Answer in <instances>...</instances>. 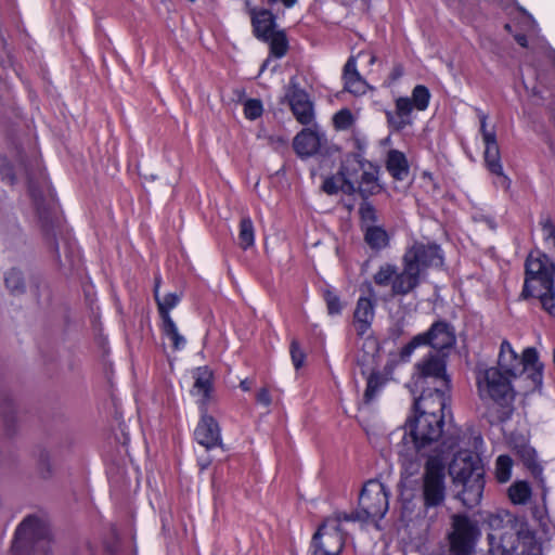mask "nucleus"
I'll list each match as a JSON object with an SVG mask.
<instances>
[{"label": "nucleus", "instance_id": "f257e3e1", "mask_svg": "<svg viewBox=\"0 0 555 555\" xmlns=\"http://www.w3.org/2000/svg\"><path fill=\"white\" fill-rule=\"evenodd\" d=\"M293 149L300 158L317 155L322 175H325V170L332 168L336 162L340 163L337 175L324 179L322 189L325 193L336 194L339 191L352 193L362 189L358 177L360 162L353 155H348L343 159L339 147L330 141L319 127L313 126L298 132L293 140Z\"/></svg>", "mask_w": 555, "mask_h": 555}, {"label": "nucleus", "instance_id": "f03ea898", "mask_svg": "<svg viewBox=\"0 0 555 555\" xmlns=\"http://www.w3.org/2000/svg\"><path fill=\"white\" fill-rule=\"evenodd\" d=\"M449 474L454 485L462 487V502L473 507L480 503L485 488V466L480 455L464 439L455 438L440 454L444 464L448 459Z\"/></svg>", "mask_w": 555, "mask_h": 555}, {"label": "nucleus", "instance_id": "7ed1b4c3", "mask_svg": "<svg viewBox=\"0 0 555 555\" xmlns=\"http://www.w3.org/2000/svg\"><path fill=\"white\" fill-rule=\"evenodd\" d=\"M417 414L405 424V437L409 436L417 453L422 455H438L455 439L452 437L440 441L446 409L439 411L437 401L430 396H421L415 401Z\"/></svg>", "mask_w": 555, "mask_h": 555}, {"label": "nucleus", "instance_id": "20e7f679", "mask_svg": "<svg viewBox=\"0 0 555 555\" xmlns=\"http://www.w3.org/2000/svg\"><path fill=\"white\" fill-rule=\"evenodd\" d=\"M489 545L492 555H541V550L527 524L506 511L488 518Z\"/></svg>", "mask_w": 555, "mask_h": 555}, {"label": "nucleus", "instance_id": "39448f33", "mask_svg": "<svg viewBox=\"0 0 555 555\" xmlns=\"http://www.w3.org/2000/svg\"><path fill=\"white\" fill-rule=\"evenodd\" d=\"M442 255L440 248L434 244L415 243L405 253L403 257V270L401 273H395L392 281V294L405 295L414 289L425 270L429 267H439L442 264Z\"/></svg>", "mask_w": 555, "mask_h": 555}, {"label": "nucleus", "instance_id": "423d86ee", "mask_svg": "<svg viewBox=\"0 0 555 555\" xmlns=\"http://www.w3.org/2000/svg\"><path fill=\"white\" fill-rule=\"evenodd\" d=\"M498 367L505 376L519 382L524 391L537 389L542 384V365L537 351L527 348L519 358L507 340H503L498 357Z\"/></svg>", "mask_w": 555, "mask_h": 555}, {"label": "nucleus", "instance_id": "0eeeda50", "mask_svg": "<svg viewBox=\"0 0 555 555\" xmlns=\"http://www.w3.org/2000/svg\"><path fill=\"white\" fill-rule=\"evenodd\" d=\"M412 386L414 390L422 391V396H430L431 400L437 401L439 411L447 409L450 379L443 359L429 354L417 362L412 377Z\"/></svg>", "mask_w": 555, "mask_h": 555}, {"label": "nucleus", "instance_id": "6e6552de", "mask_svg": "<svg viewBox=\"0 0 555 555\" xmlns=\"http://www.w3.org/2000/svg\"><path fill=\"white\" fill-rule=\"evenodd\" d=\"M476 385L479 398L486 403L504 405L514 399V380L498 367H480L476 374Z\"/></svg>", "mask_w": 555, "mask_h": 555}, {"label": "nucleus", "instance_id": "1a4fd4ad", "mask_svg": "<svg viewBox=\"0 0 555 555\" xmlns=\"http://www.w3.org/2000/svg\"><path fill=\"white\" fill-rule=\"evenodd\" d=\"M389 508V493L384 483L369 480L359 495V509L356 513H344L345 521L380 519Z\"/></svg>", "mask_w": 555, "mask_h": 555}, {"label": "nucleus", "instance_id": "9d476101", "mask_svg": "<svg viewBox=\"0 0 555 555\" xmlns=\"http://www.w3.org/2000/svg\"><path fill=\"white\" fill-rule=\"evenodd\" d=\"M344 513L327 517L313 534L309 555H339L344 547Z\"/></svg>", "mask_w": 555, "mask_h": 555}, {"label": "nucleus", "instance_id": "9b49d317", "mask_svg": "<svg viewBox=\"0 0 555 555\" xmlns=\"http://www.w3.org/2000/svg\"><path fill=\"white\" fill-rule=\"evenodd\" d=\"M430 100L429 90L422 85L416 86L411 98L401 96L396 100V111L387 112V120L393 130H401L412 124V113L425 111Z\"/></svg>", "mask_w": 555, "mask_h": 555}, {"label": "nucleus", "instance_id": "f8f14e48", "mask_svg": "<svg viewBox=\"0 0 555 555\" xmlns=\"http://www.w3.org/2000/svg\"><path fill=\"white\" fill-rule=\"evenodd\" d=\"M555 267L548 257L540 251L529 254L526 261V280L522 293H529L538 287L550 289L554 283Z\"/></svg>", "mask_w": 555, "mask_h": 555}, {"label": "nucleus", "instance_id": "ddd939ff", "mask_svg": "<svg viewBox=\"0 0 555 555\" xmlns=\"http://www.w3.org/2000/svg\"><path fill=\"white\" fill-rule=\"evenodd\" d=\"M446 464L438 455H429L425 466L423 494L426 506H437L444 499Z\"/></svg>", "mask_w": 555, "mask_h": 555}, {"label": "nucleus", "instance_id": "4468645a", "mask_svg": "<svg viewBox=\"0 0 555 555\" xmlns=\"http://www.w3.org/2000/svg\"><path fill=\"white\" fill-rule=\"evenodd\" d=\"M455 343V336L448 324L437 322L426 333L416 335L400 353L401 359L409 358L415 348L423 345H430L434 349L443 350Z\"/></svg>", "mask_w": 555, "mask_h": 555}, {"label": "nucleus", "instance_id": "2eb2a0df", "mask_svg": "<svg viewBox=\"0 0 555 555\" xmlns=\"http://www.w3.org/2000/svg\"><path fill=\"white\" fill-rule=\"evenodd\" d=\"M478 535V530L464 516H455L453 518V531L450 534L451 550L456 555H466L470 552L475 540Z\"/></svg>", "mask_w": 555, "mask_h": 555}, {"label": "nucleus", "instance_id": "dca6fc26", "mask_svg": "<svg viewBox=\"0 0 555 555\" xmlns=\"http://www.w3.org/2000/svg\"><path fill=\"white\" fill-rule=\"evenodd\" d=\"M480 132L485 145V164L488 170L496 176H503V167L501 164L500 149L496 142V134L493 129L487 128L486 117L481 118Z\"/></svg>", "mask_w": 555, "mask_h": 555}, {"label": "nucleus", "instance_id": "f3484780", "mask_svg": "<svg viewBox=\"0 0 555 555\" xmlns=\"http://www.w3.org/2000/svg\"><path fill=\"white\" fill-rule=\"evenodd\" d=\"M194 437L207 450L216 448L221 443V435L217 422L204 412H202L198 425L194 430Z\"/></svg>", "mask_w": 555, "mask_h": 555}, {"label": "nucleus", "instance_id": "a211bd4d", "mask_svg": "<svg viewBox=\"0 0 555 555\" xmlns=\"http://www.w3.org/2000/svg\"><path fill=\"white\" fill-rule=\"evenodd\" d=\"M287 96L296 119L302 125H310L313 121L314 114L307 93L297 88H292Z\"/></svg>", "mask_w": 555, "mask_h": 555}, {"label": "nucleus", "instance_id": "6ab92c4d", "mask_svg": "<svg viewBox=\"0 0 555 555\" xmlns=\"http://www.w3.org/2000/svg\"><path fill=\"white\" fill-rule=\"evenodd\" d=\"M251 24L254 29V35L258 39H262L263 37H268L269 34L276 30V24L274 21V16L272 13L264 9H254L251 12Z\"/></svg>", "mask_w": 555, "mask_h": 555}, {"label": "nucleus", "instance_id": "aec40b11", "mask_svg": "<svg viewBox=\"0 0 555 555\" xmlns=\"http://www.w3.org/2000/svg\"><path fill=\"white\" fill-rule=\"evenodd\" d=\"M374 315V304L372 299L360 297L354 310V326L360 335H363L367 332Z\"/></svg>", "mask_w": 555, "mask_h": 555}, {"label": "nucleus", "instance_id": "412c9836", "mask_svg": "<svg viewBox=\"0 0 555 555\" xmlns=\"http://www.w3.org/2000/svg\"><path fill=\"white\" fill-rule=\"evenodd\" d=\"M345 88L356 95L364 94L367 90V83L362 79L357 70L356 60L349 59L344 70Z\"/></svg>", "mask_w": 555, "mask_h": 555}, {"label": "nucleus", "instance_id": "4be33fe9", "mask_svg": "<svg viewBox=\"0 0 555 555\" xmlns=\"http://www.w3.org/2000/svg\"><path fill=\"white\" fill-rule=\"evenodd\" d=\"M193 378L192 395L198 399L201 404H204L211 391L212 374L207 367H197L193 372Z\"/></svg>", "mask_w": 555, "mask_h": 555}, {"label": "nucleus", "instance_id": "5701e85b", "mask_svg": "<svg viewBox=\"0 0 555 555\" xmlns=\"http://www.w3.org/2000/svg\"><path fill=\"white\" fill-rule=\"evenodd\" d=\"M154 296L157 301L158 311L162 317V321H165L170 317V311L176 308L180 300L181 294L179 293H169L165 295L163 298L159 297V279H156L155 287H154Z\"/></svg>", "mask_w": 555, "mask_h": 555}, {"label": "nucleus", "instance_id": "b1692460", "mask_svg": "<svg viewBox=\"0 0 555 555\" xmlns=\"http://www.w3.org/2000/svg\"><path fill=\"white\" fill-rule=\"evenodd\" d=\"M387 169L397 180L406 178L409 166L404 154L399 151H390L387 158Z\"/></svg>", "mask_w": 555, "mask_h": 555}, {"label": "nucleus", "instance_id": "393cba45", "mask_svg": "<svg viewBox=\"0 0 555 555\" xmlns=\"http://www.w3.org/2000/svg\"><path fill=\"white\" fill-rule=\"evenodd\" d=\"M261 40L269 43L270 52L275 57L284 56L288 50V41L284 30L276 29Z\"/></svg>", "mask_w": 555, "mask_h": 555}, {"label": "nucleus", "instance_id": "a878e982", "mask_svg": "<svg viewBox=\"0 0 555 555\" xmlns=\"http://www.w3.org/2000/svg\"><path fill=\"white\" fill-rule=\"evenodd\" d=\"M162 333L168 339L176 350H181L185 347L186 340L180 334L177 324L171 318L162 321Z\"/></svg>", "mask_w": 555, "mask_h": 555}, {"label": "nucleus", "instance_id": "bb28decb", "mask_svg": "<svg viewBox=\"0 0 555 555\" xmlns=\"http://www.w3.org/2000/svg\"><path fill=\"white\" fill-rule=\"evenodd\" d=\"M525 297L533 296L540 299L543 309L555 317V292L554 283H551L550 289L538 287L529 293H522Z\"/></svg>", "mask_w": 555, "mask_h": 555}, {"label": "nucleus", "instance_id": "cd10ccee", "mask_svg": "<svg viewBox=\"0 0 555 555\" xmlns=\"http://www.w3.org/2000/svg\"><path fill=\"white\" fill-rule=\"evenodd\" d=\"M365 231L366 243L375 249H380L387 246L388 235L386 231L379 225L370 227Z\"/></svg>", "mask_w": 555, "mask_h": 555}, {"label": "nucleus", "instance_id": "c85d7f7f", "mask_svg": "<svg viewBox=\"0 0 555 555\" xmlns=\"http://www.w3.org/2000/svg\"><path fill=\"white\" fill-rule=\"evenodd\" d=\"M240 246L244 249L250 247L255 243L254 224L250 218H243L240 223L238 233Z\"/></svg>", "mask_w": 555, "mask_h": 555}, {"label": "nucleus", "instance_id": "c756f323", "mask_svg": "<svg viewBox=\"0 0 555 555\" xmlns=\"http://www.w3.org/2000/svg\"><path fill=\"white\" fill-rule=\"evenodd\" d=\"M531 495V489L525 481H517L508 489V496L514 504H525Z\"/></svg>", "mask_w": 555, "mask_h": 555}, {"label": "nucleus", "instance_id": "7c9ffc66", "mask_svg": "<svg viewBox=\"0 0 555 555\" xmlns=\"http://www.w3.org/2000/svg\"><path fill=\"white\" fill-rule=\"evenodd\" d=\"M513 462L507 455H500L495 462V477L499 482H506L512 475Z\"/></svg>", "mask_w": 555, "mask_h": 555}, {"label": "nucleus", "instance_id": "2f4dec72", "mask_svg": "<svg viewBox=\"0 0 555 555\" xmlns=\"http://www.w3.org/2000/svg\"><path fill=\"white\" fill-rule=\"evenodd\" d=\"M386 378L382 376L379 373H372L367 377L366 389H365V399L369 401L373 399V397L379 391V389L385 384Z\"/></svg>", "mask_w": 555, "mask_h": 555}, {"label": "nucleus", "instance_id": "473e14b6", "mask_svg": "<svg viewBox=\"0 0 555 555\" xmlns=\"http://www.w3.org/2000/svg\"><path fill=\"white\" fill-rule=\"evenodd\" d=\"M5 284L13 293L22 291L24 286L23 273L17 269L9 270L5 274Z\"/></svg>", "mask_w": 555, "mask_h": 555}, {"label": "nucleus", "instance_id": "72a5a7b5", "mask_svg": "<svg viewBox=\"0 0 555 555\" xmlns=\"http://www.w3.org/2000/svg\"><path fill=\"white\" fill-rule=\"evenodd\" d=\"M396 270L390 264H385L379 268V270L374 275V282L379 286H387L389 284L392 285V281L395 279Z\"/></svg>", "mask_w": 555, "mask_h": 555}, {"label": "nucleus", "instance_id": "f704fd0d", "mask_svg": "<svg viewBox=\"0 0 555 555\" xmlns=\"http://www.w3.org/2000/svg\"><path fill=\"white\" fill-rule=\"evenodd\" d=\"M263 113L261 101L248 99L244 102V115L247 119L254 120L259 118Z\"/></svg>", "mask_w": 555, "mask_h": 555}, {"label": "nucleus", "instance_id": "c9c22d12", "mask_svg": "<svg viewBox=\"0 0 555 555\" xmlns=\"http://www.w3.org/2000/svg\"><path fill=\"white\" fill-rule=\"evenodd\" d=\"M360 216H361V220H362V227L364 230H366L370 227L377 225L376 224V222H377L376 210L370 204L365 203V204L361 205Z\"/></svg>", "mask_w": 555, "mask_h": 555}, {"label": "nucleus", "instance_id": "e433bc0d", "mask_svg": "<svg viewBox=\"0 0 555 555\" xmlns=\"http://www.w3.org/2000/svg\"><path fill=\"white\" fill-rule=\"evenodd\" d=\"M291 358L293 365L296 370H299L304 366L306 360V353L300 348L297 340H293L291 343Z\"/></svg>", "mask_w": 555, "mask_h": 555}, {"label": "nucleus", "instance_id": "4c0bfd02", "mask_svg": "<svg viewBox=\"0 0 555 555\" xmlns=\"http://www.w3.org/2000/svg\"><path fill=\"white\" fill-rule=\"evenodd\" d=\"M352 114L348 109H341L333 117L334 125L337 129H347L352 124Z\"/></svg>", "mask_w": 555, "mask_h": 555}, {"label": "nucleus", "instance_id": "58836bf2", "mask_svg": "<svg viewBox=\"0 0 555 555\" xmlns=\"http://www.w3.org/2000/svg\"><path fill=\"white\" fill-rule=\"evenodd\" d=\"M325 301L330 314H339L341 312L343 305L336 294L330 291L326 292Z\"/></svg>", "mask_w": 555, "mask_h": 555}, {"label": "nucleus", "instance_id": "ea45409f", "mask_svg": "<svg viewBox=\"0 0 555 555\" xmlns=\"http://www.w3.org/2000/svg\"><path fill=\"white\" fill-rule=\"evenodd\" d=\"M543 237L545 243L555 249V227L551 222L543 224Z\"/></svg>", "mask_w": 555, "mask_h": 555}, {"label": "nucleus", "instance_id": "a19ab883", "mask_svg": "<svg viewBox=\"0 0 555 555\" xmlns=\"http://www.w3.org/2000/svg\"><path fill=\"white\" fill-rule=\"evenodd\" d=\"M0 175L10 182L14 179L11 163L5 157H0Z\"/></svg>", "mask_w": 555, "mask_h": 555}, {"label": "nucleus", "instance_id": "79ce46f5", "mask_svg": "<svg viewBox=\"0 0 555 555\" xmlns=\"http://www.w3.org/2000/svg\"><path fill=\"white\" fill-rule=\"evenodd\" d=\"M517 453L528 464H530L534 459V450L527 444L521 446V448L517 450Z\"/></svg>", "mask_w": 555, "mask_h": 555}, {"label": "nucleus", "instance_id": "37998d69", "mask_svg": "<svg viewBox=\"0 0 555 555\" xmlns=\"http://www.w3.org/2000/svg\"><path fill=\"white\" fill-rule=\"evenodd\" d=\"M256 400L259 404L263 406H269L271 404V396L267 388H261L258 390Z\"/></svg>", "mask_w": 555, "mask_h": 555}, {"label": "nucleus", "instance_id": "c03bdc74", "mask_svg": "<svg viewBox=\"0 0 555 555\" xmlns=\"http://www.w3.org/2000/svg\"><path fill=\"white\" fill-rule=\"evenodd\" d=\"M358 57L365 61L367 66H372L376 62V56L371 52H360Z\"/></svg>", "mask_w": 555, "mask_h": 555}, {"label": "nucleus", "instance_id": "a18cd8bd", "mask_svg": "<svg viewBox=\"0 0 555 555\" xmlns=\"http://www.w3.org/2000/svg\"><path fill=\"white\" fill-rule=\"evenodd\" d=\"M33 520L31 519H26L24 520L20 527L17 528L16 530V534L20 537V535H23L25 533H27V531L31 528L33 526Z\"/></svg>", "mask_w": 555, "mask_h": 555}, {"label": "nucleus", "instance_id": "49530a36", "mask_svg": "<svg viewBox=\"0 0 555 555\" xmlns=\"http://www.w3.org/2000/svg\"><path fill=\"white\" fill-rule=\"evenodd\" d=\"M251 380L249 379H243L240 384V387L243 391H249L251 389Z\"/></svg>", "mask_w": 555, "mask_h": 555}, {"label": "nucleus", "instance_id": "de8ad7c7", "mask_svg": "<svg viewBox=\"0 0 555 555\" xmlns=\"http://www.w3.org/2000/svg\"><path fill=\"white\" fill-rule=\"evenodd\" d=\"M515 40L521 46V47H526L527 46V39H526V36L524 35H516L515 36Z\"/></svg>", "mask_w": 555, "mask_h": 555}, {"label": "nucleus", "instance_id": "09e8293b", "mask_svg": "<svg viewBox=\"0 0 555 555\" xmlns=\"http://www.w3.org/2000/svg\"><path fill=\"white\" fill-rule=\"evenodd\" d=\"M402 75V68L401 67H396L393 69V77L397 78V77H400Z\"/></svg>", "mask_w": 555, "mask_h": 555}, {"label": "nucleus", "instance_id": "8fccbe9b", "mask_svg": "<svg viewBox=\"0 0 555 555\" xmlns=\"http://www.w3.org/2000/svg\"><path fill=\"white\" fill-rule=\"evenodd\" d=\"M529 23L531 24L532 28H534V21H532L530 17H528Z\"/></svg>", "mask_w": 555, "mask_h": 555}, {"label": "nucleus", "instance_id": "3c124183", "mask_svg": "<svg viewBox=\"0 0 555 555\" xmlns=\"http://www.w3.org/2000/svg\"><path fill=\"white\" fill-rule=\"evenodd\" d=\"M268 62H269V61L267 60V61L263 63V65L261 66V72H262V70L264 69V67L267 66Z\"/></svg>", "mask_w": 555, "mask_h": 555}]
</instances>
